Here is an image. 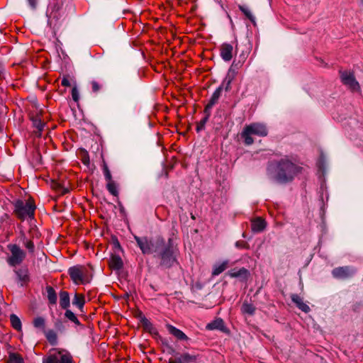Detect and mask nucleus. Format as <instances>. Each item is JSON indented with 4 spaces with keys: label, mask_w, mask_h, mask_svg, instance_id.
I'll use <instances>...</instances> for the list:
<instances>
[{
    "label": "nucleus",
    "mask_w": 363,
    "mask_h": 363,
    "mask_svg": "<svg viewBox=\"0 0 363 363\" xmlns=\"http://www.w3.org/2000/svg\"><path fill=\"white\" fill-rule=\"evenodd\" d=\"M224 328V323L221 318H217L215 320L209 323L206 325V328L210 330H223Z\"/></svg>",
    "instance_id": "obj_17"
},
{
    "label": "nucleus",
    "mask_w": 363,
    "mask_h": 363,
    "mask_svg": "<svg viewBox=\"0 0 363 363\" xmlns=\"http://www.w3.org/2000/svg\"><path fill=\"white\" fill-rule=\"evenodd\" d=\"M9 363H24L22 357L16 353H11L9 357Z\"/></svg>",
    "instance_id": "obj_30"
},
{
    "label": "nucleus",
    "mask_w": 363,
    "mask_h": 363,
    "mask_svg": "<svg viewBox=\"0 0 363 363\" xmlns=\"http://www.w3.org/2000/svg\"><path fill=\"white\" fill-rule=\"evenodd\" d=\"M161 264L165 267H170L176 263V257L171 247H166L160 254Z\"/></svg>",
    "instance_id": "obj_8"
},
{
    "label": "nucleus",
    "mask_w": 363,
    "mask_h": 363,
    "mask_svg": "<svg viewBox=\"0 0 363 363\" xmlns=\"http://www.w3.org/2000/svg\"><path fill=\"white\" fill-rule=\"evenodd\" d=\"M15 272L18 277V279L20 281L22 282L21 285L24 283H27L29 281V274L28 270L26 267H23L15 270Z\"/></svg>",
    "instance_id": "obj_16"
},
{
    "label": "nucleus",
    "mask_w": 363,
    "mask_h": 363,
    "mask_svg": "<svg viewBox=\"0 0 363 363\" xmlns=\"http://www.w3.org/2000/svg\"><path fill=\"white\" fill-rule=\"evenodd\" d=\"M69 275L75 284H84L89 281L88 270L83 265H77L68 269Z\"/></svg>",
    "instance_id": "obj_5"
},
{
    "label": "nucleus",
    "mask_w": 363,
    "mask_h": 363,
    "mask_svg": "<svg viewBox=\"0 0 363 363\" xmlns=\"http://www.w3.org/2000/svg\"><path fill=\"white\" fill-rule=\"evenodd\" d=\"M268 134L267 126L264 123H252L245 126L241 137L244 139L245 145H250L254 143L252 135L265 137Z\"/></svg>",
    "instance_id": "obj_2"
},
{
    "label": "nucleus",
    "mask_w": 363,
    "mask_h": 363,
    "mask_svg": "<svg viewBox=\"0 0 363 363\" xmlns=\"http://www.w3.org/2000/svg\"><path fill=\"white\" fill-rule=\"evenodd\" d=\"M109 265L111 269H120L123 267L121 258L118 256H113L109 262Z\"/></svg>",
    "instance_id": "obj_22"
},
{
    "label": "nucleus",
    "mask_w": 363,
    "mask_h": 363,
    "mask_svg": "<svg viewBox=\"0 0 363 363\" xmlns=\"http://www.w3.org/2000/svg\"><path fill=\"white\" fill-rule=\"evenodd\" d=\"M33 123L35 128L37 129L35 133L36 136L40 137L41 131L43 130L45 123L41 121L39 116H36L35 118H33Z\"/></svg>",
    "instance_id": "obj_21"
},
{
    "label": "nucleus",
    "mask_w": 363,
    "mask_h": 363,
    "mask_svg": "<svg viewBox=\"0 0 363 363\" xmlns=\"http://www.w3.org/2000/svg\"><path fill=\"white\" fill-rule=\"evenodd\" d=\"M223 87L220 86L218 87L216 91L213 93L208 104L206 105L205 108V111L207 112L210 110L218 101L221 93H222Z\"/></svg>",
    "instance_id": "obj_13"
},
{
    "label": "nucleus",
    "mask_w": 363,
    "mask_h": 363,
    "mask_svg": "<svg viewBox=\"0 0 363 363\" xmlns=\"http://www.w3.org/2000/svg\"><path fill=\"white\" fill-rule=\"evenodd\" d=\"M300 171L298 165L288 158H283L277 163L275 178L280 183H287L292 181Z\"/></svg>",
    "instance_id": "obj_1"
},
{
    "label": "nucleus",
    "mask_w": 363,
    "mask_h": 363,
    "mask_svg": "<svg viewBox=\"0 0 363 363\" xmlns=\"http://www.w3.org/2000/svg\"><path fill=\"white\" fill-rule=\"evenodd\" d=\"M354 271L349 267H340L335 268L332 271L333 276L336 279H346L352 276Z\"/></svg>",
    "instance_id": "obj_10"
},
{
    "label": "nucleus",
    "mask_w": 363,
    "mask_h": 363,
    "mask_svg": "<svg viewBox=\"0 0 363 363\" xmlns=\"http://www.w3.org/2000/svg\"><path fill=\"white\" fill-rule=\"evenodd\" d=\"M148 323H149V321H148L147 319L144 320V324H145L146 326L147 325V324H148Z\"/></svg>",
    "instance_id": "obj_43"
},
{
    "label": "nucleus",
    "mask_w": 363,
    "mask_h": 363,
    "mask_svg": "<svg viewBox=\"0 0 363 363\" xmlns=\"http://www.w3.org/2000/svg\"><path fill=\"white\" fill-rule=\"evenodd\" d=\"M105 177L108 182L112 181L111 173L107 168L105 169Z\"/></svg>",
    "instance_id": "obj_39"
},
{
    "label": "nucleus",
    "mask_w": 363,
    "mask_h": 363,
    "mask_svg": "<svg viewBox=\"0 0 363 363\" xmlns=\"http://www.w3.org/2000/svg\"><path fill=\"white\" fill-rule=\"evenodd\" d=\"M235 246L238 248H241V249H249V247H250L249 245L243 240L237 241L235 243Z\"/></svg>",
    "instance_id": "obj_35"
},
{
    "label": "nucleus",
    "mask_w": 363,
    "mask_h": 363,
    "mask_svg": "<svg viewBox=\"0 0 363 363\" xmlns=\"http://www.w3.org/2000/svg\"><path fill=\"white\" fill-rule=\"evenodd\" d=\"M166 328L169 334L173 335L177 340L187 342L189 340L184 332L172 325L167 324Z\"/></svg>",
    "instance_id": "obj_11"
},
{
    "label": "nucleus",
    "mask_w": 363,
    "mask_h": 363,
    "mask_svg": "<svg viewBox=\"0 0 363 363\" xmlns=\"http://www.w3.org/2000/svg\"><path fill=\"white\" fill-rule=\"evenodd\" d=\"M45 335L48 341L52 345H56L57 343V335L53 330H44Z\"/></svg>",
    "instance_id": "obj_19"
},
{
    "label": "nucleus",
    "mask_w": 363,
    "mask_h": 363,
    "mask_svg": "<svg viewBox=\"0 0 363 363\" xmlns=\"http://www.w3.org/2000/svg\"><path fill=\"white\" fill-rule=\"evenodd\" d=\"M177 359L180 363H191L195 360V358L189 354L185 353L177 357Z\"/></svg>",
    "instance_id": "obj_28"
},
{
    "label": "nucleus",
    "mask_w": 363,
    "mask_h": 363,
    "mask_svg": "<svg viewBox=\"0 0 363 363\" xmlns=\"http://www.w3.org/2000/svg\"><path fill=\"white\" fill-rule=\"evenodd\" d=\"M266 227L264 220L261 218H257L252 221L251 228L252 231L259 233L262 231Z\"/></svg>",
    "instance_id": "obj_14"
},
{
    "label": "nucleus",
    "mask_w": 363,
    "mask_h": 363,
    "mask_svg": "<svg viewBox=\"0 0 363 363\" xmlns=\"http://www.w3.org/2000/svg\"><path fill=\"white\" fill-rule=\"evenodd\" d=\"M10 321L11 323L12 327L18 330L21 331L22 328L21 321L20 318L15 314H11L10 315Z\"/></svg>",
    "instance_id": "obj_25"
},
{
    "label": "nucleus",
    "mask_w": 363,
    "mask_h": 363,
    "mask_svg": "<svg viewBox=\"0 0 363 363\" xmlns=\"http://www.w3.org/2000/svg\"><path fill=\"white\" fill-rule=\"evenodd\" d=\"M241 311L243 313L253 315L255 311V307L251 303L245 302L242 305Z\"/></svg>",
    "instance_id": "obj_26"
},
{
    "label": "nucleus",
    "mask_w": 363,
    "mask_h": 363,
    "mask_svg": "<svg viewBox=\"0 0 363 363\" xmlns=\"http://www.w3.org/2000/svg\"><path fill=\"white\" fill-rule=\"evenodd\" d=\"M65 317L76 325H79L80 323L75 315V314L70 310H67L65 313Z\"/></svg>",
    "instance_id": "obj_32"
},
{
    "label": "nucleus",
    "mask_w": 363,
    "mask_h": 363,
    "mask_svg": "<svg viewBox=\"0 0 363 363\" xmlns=\"http://www.w3.org/2000/svg\"><path fill=\"white\" fill-rule=\"evenodd\" d=\"M228 262L224 261L220 264H216L213 267V270L212 272L213 276H218L223 271H225L228 267Z\"/></svg>",
    "instance_id": "obj_24"
},
{
    "label": "nucleus",
    "mask_w": 363,
    "mask_h": 363,
    "mask_svg": "<svg viewBox=\"0 0 363 363\" xmlns=\"http://www.w3.org/2000/svg\"><path fill=\"white\" fill-rule=\"evenodd\" d=\"M24 245L25 247L30 251V252H33L34 250V245H33V242L31 241V240H26L24 242Z\"/></svg>",
    "instance_id": "obj_36"
},
{
    "label": "nucleus",
    "mask_w": 363,
    "mask_h": 363,
    "mask_svg": "<svg viewBox=\"0 0 363 363\" xmlns=\"http://www.w3.org/2000/svg\"><path fill=\"white\" fill-rule=\"evenodd\" d=\"M72 96L74 101H78L79 100V91L76 87H74L72 90Z\"/></svg>",
    "instance_id": "obj_38"
},
{
    "label": "nucleus",
    "mask_w": 363,
    "mask_h": 363,
    "mask_svg": "<svg viewBox=\"0 0 363 363\" xmlns=\"http://www.w3.org/2000/svg\"><path fill=\"white\" fill-rule=\"evenodd\" d=\"M11 256L8 257L7 262L9 265L15 267L20 264L26 257L25 252L16 245H9Z\"/></svg>",
    "instance_id": "obj_6"
},
{
    "label": "nucleus",
    "mask_w": 363,
    "mask_h": 363,
    "mask_svg": "<svg viewBox=\"0 0 363 363\" xmlns=\"http://www.w3.org/2000/svg\"><path fill=\"white\" fill-rule=\"evenodd\" d=\"M28 1L29 4L30 5V6L33 9H35L36 5H37V1L36 0H28Z\"/></svg>",
    "instance_id": "obj_41"
},
{
    "label": "nucleus",
    "mask_w": 363,
    "mask_h": 363,
    "mask_svg": "<svg viewBox=\"0 0 363 363\" xmlns=\"http://www.w3.org/2000/svg\"><path fill=\"white\" fill-rule=\"evenodd\" d=\"M233 52L232 45L224 43L220 47V56L224 61L228 62L233 58Z\"/></svg>",
    "instance_id": "obj_12"
},
{
    "label": "nucleus",
    "mask_w": 363,
    "mask_h": 363,
    "mask_svg": "<svg viewBox=\"0 0 363 363\" xmlns=\"http://www.w3.org/2000/svg\"><path fill=\"white\" fill-rule=\"evenodd\" d=\"M14 207L15 213L21 220H24L26 218H32L35 210V206L32 199H28L26 201L18 200L15 202Z\"/></svg>",
    "instance_id": "obj_4"
},
{
    "label": "nucleus",
    "mask_w": 363,
    "mask_h": 363,
    "mask_svg": "<svg viewBox=\"0 0 363 363\" xmlns=\"http://www.w3.org/2000/svg\"><path fill=\"white\" fill-rule=\"evenodd\" d=\"M60 305L64 309H66L69 306V296L67 291H60Z\"/></svg>",
    "instance_id": "obj_18"
},
{
    "label": "nucleus",
    "mask_w": 363,
    "mask_h": 363,
    "mask_svg": "<svg viewBox=\"0 0 363 363\" xmlns=\"http://www.w3.org/2000/svg\"><path fill=\"white\" fill-rule=\"evenodd\" d=\"M239 9L243 12V13L252 22L255 21V17L252 14L251 11L243 6H239Z\"/></svg>",
    "instance_id": "obj_33"
},
{
    "label": "nucleus",
    "mask_w": 363,
    "mask_h": 363,
    "mask_svg": "<svg viewBox=\"0 0 363 363\" xmlns=\"http://www.w3.org/2000/svg\"><path fill=\"white\" fill-rule=\"evenodd\" d=\"M291 300L293 301L294 303L296 304L298 308L301 309L302 311L307 313L310 311L309 306L307 304H306L303 301L302 298L297 294L292 295Z\"/></svg>",
    "instance_id": "obj_15"
},
{
    "label": "nucleus",
    "mask_w": 363,
    "mask_h": 363,
    "mask_svg": "<svg viewBox=\"0 0 363 363\" xmlns=\"http://www.w3.org/2000/svg\"><path fill=\"white\" fill-rule=\"evenodd\" d=\"M169 363H180L177 358L176 359H170Z\"/></svg>",
    "instance_id": "obj_42"
},
{
    "label": "nucleus",
    "mask_w": 363,
    "mask_h": 363,
    "mask_svg": "<svg viewBox=\"0 0 363 363\" xmlns=\"http://www.w3.org/2000/svg\"><path fill=\"white\" fill-rule=\"evenodd\" d=\"M107 189L113 196H117L118 194L117 184L113 181H110L107 183Z\"/></svg>",
    "instance_id": "obj_31"
},
{
    "label": "nucleus",
    "mask_w": 363,
    "mask_h": 363,
    "mask_svg": "<svg viewBox=\"0 0 363 363\" xmlns=\"http://www.w3.org/2000/svg\"><path fill=\"white\" fill-rule=\"evenodd\" d=\"M91 85L92 91L94 93L99 92L101 89V87H102L101 84H100L96 81L91 82Z\"/></svg>",
    "instance_id": "obj_34"
},
{
    "label": "nucleus",
    "mask_w": 363,
    "mask_h": 363,
    "mask_svg": "<svg viewBox=\"0 0 363 363\" xmlns=\"http://www.w3.org/2000/svg\"><path fill=\"white\" fill-rule=\"evenodd\" d=\"M47 297L50 304L55 305L57 303V294L55 291L52 286H48L46 287Z\"/></svg>",
    "instance_id": "obj_20"
},
{
    "label": "nucleus",
    "mask_w": 363,
    "mask_h": 363,
    "mask_svg": "<svg viewBox=\"0 0 363 363\" xmlns=\"http://www.w3.org/2000/svg\"><path fill=\"white\" fill-rule=\"evenodd\" d=\"M135 240L143 254H151L153 252V244L146 237H138L135 235Z\"/></svg>",
    "instance_id": "obj_9"
},
{
    "label": "nucleus",
    "mask_w": 363,
    "mask_h": 363,
    "mask_svg": "<svg viewBox=\"0 0 363 363\" xmlns=\"http://www.w3.org/2000/svg\"><path fill=\"white\" fill-rule=\"evenodd\" d=\"M208 120V116L205 117L203 120L200 121V123L197 125L196 130L197 131H200L203 129L204 125Z\"/></svg>",
    "instance_id": "obj_37"
},
{
    "label": "nucleus",
    "mask_w": 363,
    "mask_h": 363,
    "mask_svg": "<svg viewBox=\"0 0 363 363\" xmlns=\"http://www.w3.org/2000/svg\"><path fill=\"white\" fill-rule=\"evenodd\" d=\"M340 77L342 83L353 91H359V84L356 81L353 73L347 71L340 72Z\"/></svg>",
    "instance_id": "obj_7"
},
{
    "label": "nucleus",
    "mask_w": 363,
    "mask_h": 363,
    "mask_svg": "<svg viewBox=\"0 0 363 363\" xmlns=\"http://www.w3.org/2000/svg\"><path fill=\"white\" fill-rule=\"evenodd\" d=\"M62 85L64 86H70V82H69V80L66 78V77H64L62 80V82H61Z\"/></svg>",
    "instance_id": "obj_40"
},
{
    "label": "nucleus",
    "mask_w": 363,
    "mask_h": 363,
    "mask_svg": "<svg viewBox=\"0 0 363 363\" xmlns=\"http://www.w3.org/2000/svg\"><path fill=\"white\" fill-rule=\"evenodd\" d=\"M43 363H74L71 354L63 349L52 348L43 357Z\"/></svg>",
    "instance_id": "obj_3"
},
{
    "label": "nucleus",
    "mask_w": 363,
    "mask_h": 363,
    "mask_svg": "<svg viewBox=\"0 0 363 363\" xmlns=\"http://www.w3.org/2000/svg\"><path fill=\"white\" fill-rule=\"evenodd\" d=\"M247 270L245 268H241L238 270H235V269H233V270H230L228 272V274L230 277H241V276H243V275H247Z\"/></svg>",
    "instance_id": "obj_27"
},
{
    "label": "nucleus",
    "mask_w": 363,
    "mask_h": 363,
    "mask_svg": "<svg viewBox=\"0 0 363 363\" xmlns=\"http://www.w3.org/2000/svg\"><path fill=\"white\" fill-rule=\"evenodd\" d=\"M33 325L36 328H40L45 330V319L42 317H37L33 320Z\"/></svg>",
    "instance_id": "obj_29"
},
{
    "label": "nucleus",
    "mask_w": 363,
    "mask_h": 363,
    "mask_svg": "<svg viewBox=\"0 0 363 363\" xmlns=\"http://www.w3.org/2000/svg\"><path fill=\"white\" fill-rule=\"evenodd\" d=\"M85 303L84 296L82 294H76L72 300V304L79 309H82Z\"/></svg>",
    "instance_id": "obj_23"
}]
</instances>
